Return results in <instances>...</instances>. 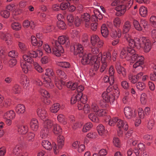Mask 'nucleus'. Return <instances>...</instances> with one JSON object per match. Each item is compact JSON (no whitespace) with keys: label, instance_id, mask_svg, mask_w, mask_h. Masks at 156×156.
<instances>
[{"label":"nucleus","instance_id":"f257e3e1","mask_svg":"<svg viewBox=\"0 0 156 156\" xmlns=\"http://www.w3.org/2000/svg\"><path fill=\"white\" fill-rule=\"evenodd\" d=\"M79 57H82L81 62L83 65L90 64L94 65L93 71H96L100 67V71L103 73L105 71L111 60V53L109 52L105 53L102 56L99 53L98 55H93L89 53L86 55L82 45L79 44Z\"/></svg>","mask_w":156,"mask_h":156},{"label":"nucleus","instance_id":"f03ea898","mask_svg":"<svg viewBox=\"0 0 156 156\" xmlns=\"http://www.w3.org/2000/svg\"><path fill=\"white\" fill-rule=\"evenodd\" d=\"M120 56L128 61L130 60L131 62H135L133 65L134 68L139 67L140 69H142L141 66L144 63V58L136 53L134 49L129 48H123L121 52Z\"/></svg>","mask_w":156,"mask_h":156},{"label":"nucleus","instance_id":"7ed1b4c3","mask_svg":"<svg viewBox=\"0 0 156 156\" xmlns=\"http://www.w3.org/2000/svg\"><path fill=\"white\" fill-rule=\"evenodd\" d=\"M52 51L56 56L59 57L64 52V49L61 45H64L68 47L70 44L69 37L66 36L62 35L58 37V41H54L52 42Z\"/></svg>","mask_w":156,"mask_h":156},{"label":"nucleus","instance_id":"20e7f679","mask_svg":"<svg viewBox=\"0 0 156 156\" xmlns=\"http://www.w3.org/2000/svg\"><path fill=\"white\" fill-rule=\"evenodd\" d=\"M119 89L116 86L113 87L112 85L109 86L106 91L102 94L103 99L106 102L113 104L115 100L119 95Z\"/></svg>","mask_w":156,"mask_h":156},{"label":"nucleus","instance_id":"39448f33","mask_svg":"<svg viewBox=\"0 0 156 156\" xmlns=\"http://www.w3.org/2000/svg\"><path fill=\"white\" fill-rule=\"evenodd\" d=\"M131 35L127 34L125 36V39L128 42V45L130 48L127 47V48H131L133 49L136 47L137 49H140L141 47L143 46V43L145 37H142L140 38H137L133 40L131 38Z\"/></svg>","mask_w":156,"mask_h":156},{"label":"nucleus","instance_id":"423d86ee","mask_svg":"<svg viewBox=\"0 0 156 156\" xmlns=\"http://www.w3.org/2000/svg\"><path fill=\"white\" fill-rule=\"evenodd\" d=\"M38 52L39 53V55L41 56L42 55V52L41 50H38L37 51L32 50L28 52L27 54L24 55L23 56V58L25 61L29 63L33 64L35 62L34 61L33 58L37 57Z\"/></svg>","mask_w":156,"mask_h":156},{"label":"nucleus","instance_id":"0eeeda50","mask_svg":"<svg viewBox=\"0 0 156 156\" xmlns=\"http://www.w3.org/2000/svg\"><path fill=\"white\" fill-rule=\"evenodd\" d=\"M54 125L53 122L49 119H47L44 122V127L41 132V136L42 138H45L48 136L49 129L52 126H53Z\"/></svg>","mask_w":156,"mask_h":156},{"label":"nucleus","instance_id":"6e6552de","mask_svg":"<svg viewBox=\"0 0 156 156\" xmlns=\"http://www.w3.org/2000/svg\"><path fill=\"white\" fill-rule=\"evenodd\" d=\"M90 21L91 18L90 15L87 13H84L81 14L80 18H79V24L84 23L86 27H89Z\"/></svg>","mask_w":156,"mask_h":156},{"label":"nucleus","instance_id":"1a4fd4ad","mask_svg":"<svg viewBox=\"0 0 156 156\" xmlns=\"http://www.w3.org/2000/svg\"><path fill=\"white\" fill-rule=\"evenodd\" d=\"M90 42L93 46L96 45L99 48L102 46L103 42L102 40L100 39L99 37L97 35L94 34L91 36Z\"/></svg>","mask_w":156,"mask_h":156},{"label":"nucleus","instance_id":"9d476101","mask_svg":"<svg viewBox=\"0 0 156 156\" xmlns=\"http://www.w3.org/2000/svg\"><path fill=\"white\" fill-rule=\"evenodd\" d=\"M124 112L125 115L127 119H130L135 117V113L133 109L130 107H125Z\"/></svg>","mask_w":156,"mask_h":156},{"label":"nucleus","instance_id":"9b49d317","mask_svg":"<svg viewBox=\"0 0 156 156\" xmlns=\"http://www.w3.org/2000/svg\"><path fill=\"white\" fill-rule=\"evenodd\" d=\"M91 109L92 111H93L96 115H98V116H101L105 115V112L102 109H100L98 108L97 104L94 102L91 106Z\"/></svg>","mask_w":156,"mask_h":156},{"label":"nucleus","instance_id":"f8f14e48","mask_svg":"<svg viewBox=\"0 0 156 156\" xmlns=\"http://www.w3.org/2000/svg\"><path fill=\"white\" fill-rule=\"evenodd\" d=\"M131 27L132 24L129 21L127 20L124 23L122 28V33L124 34H125L124 35L125 39V36L127 34H128L129 35H131L130 34L129 32L131 29Z\"/></svg>","mask_w":156,"mask_h":156},{"label":"nucleus","instance_id":"ddd939ff","mask_svg":"<svg viewBox=\"0 0 156 156\" xmlns=\"http://www.w3.org/2000/svg\"><path fill=\"white\" fill-rule=\"evenodd\" d=\"M115 68L118 74L123 77L125 76L126 74L125 69L124 67L121 66L120 63L119 62H116L115 65Z\"/></svg>","mask_w":156,"mask_h":156},{"label":"nucleus","instance_id":"4468645a","mask_svg":"<svg viewBox=\"0 0 156 156\" xmlns=\"http://www.w3.org/2000/svg\"><path fill=\"white\" fill-rule=\"evenodd\" d=\"M116 126L119 129H122L127 130L128 126L127 123L126 122L120 119H118L117 121Z\"/></svg>","mask_w":156,"mask_h":156},{"label":"nucleus","instance_id":"2eb2a0df","mask_svg":"<svg viewBox=\"0 0 156 156\" xmlns=\"http://www.w3.org/2000/svg\"><path fill=\"white\" fill-rule=\"evenodd\" d=\"M144 45V48L145 52H148L151 48V44L150 40L145 37V39L143 43Z\"/></svg>","mask_w":156,"mask_h":156},{"label":"nucleus","instance_id":"dca6fc26","mask_svg":"<svg viewBox=\"0 0 156 156\" xmlns=\"http://www.w3.org/2000/svg\"><path fill=\"white\" fill-rule=\"evenodd\" d=\"M37 113L38 116L42 120L44 119L47 117L46 111L44 108H38L37 110Z\"/></svg>","mask_w":156,"mask_h":156},{"label":"nucleus","instance_id":"f3484780","mask_svg":"<svg viewBox=\"0 0 156 156\" xmlns=\"http://www.w3.org/2000/svg\"><path fill=\"white\" fill-rule=\"evenodd\" d=\"M115 10L117 11L116 14L118 16L123 15L126 11L124 7V5L122 4L117 6L115 8Z\"/></svg>","mask_w":156,"mask_h":156},{"label":"nucleus","instance_id":"a211bd4d","mask_svg":"<svg viewBox=\"0 0 156 156\" xmlns=\"http://www.w3.org/2000/svg\"><path fill=\"white\" fill-rule=\"evenodd\" d=\"M93 12L94 15H92L91 17L93 21H96L97 19L101 20L102 19V15L99 10L95 9Z\"/></svg>","mask_w":156,"mask_h":156},{"label":"nucleus","instance_id":"6ab92c4d","mask_svg":"<svg viewBox=\"0 0 156 156\" xmlns=\"http://www.w3.org/2000/svg\"><path fill=\"white\" fill-rule=\"evenodd\" d=\"M42 78L44 80L43 82L45 87L50 89L53 87L54 85L51 81V80L48 79L47 77H45L44 76H42Z\"/></svg>","mask_w":156,"mask_h":156},{"label":"nucleus","instance_id":"aec40b11","mask_svg":"<svg viewBox=\"0 0 156 156\" xmlns=\"http://www.w3.org/2000/svg\"><path fill=\"white\" fill-rule=\"evenodd\" d=\"M31 42L33 46H37V47H41L43 44V42L41 40H38L34 36L31 37Z\"/></svg>","mask_w":156,"mask_h":156},{"label":"nucleus","instance_id":"412c9836","mask_svg":"<svg viewBox=\"0 0 156 156\" xmlns=\"http://www.w3.org/2000/svg\"><path fill=\"white\" fill-rule=\"evenodd\" d=\"M12 91L14 94H19L22 91V87L18 84H15L12 88Z\"/></svg>","mask_w":156,"mask_h":156},{"label":"nucleus","instance_id":"4be33fe9","mask_svg":"<svg viewBox=\"0 0 156 156\" xmlns=\"http://www.w3.org/2000/svg\"><path fill=\"white\" fill-rule=\"evenodd\" d=\"M16 116V114L13 110H11L7 112L4 115V119L9 118L10 119H14Z\"/></svg>","mask_w":156,"mask_h":156},{"label":"nucleus","instance_id":"5701e85b","mask_svg":"<svg viewBox=\"0 0 156 156\" xmlns=\"http://www.w3.org/2000/svg\"><path fill=\"white\" fill-rule=\"evenodd\" d=\"M46 70L45 75L48 76V78L51 80L54 79L55 78V75L52 69H47Z\"/></svg>","mask_w":156,"mask_h":156},{"label":"nucleus","instance_id":"b1692460","mask_svg":"<svg viewBox=\"0 0 156 156\" xmlns=\"http://www.w3.org/2000/svg\"><path fill=\"white\" fill-rule=\"evenodd\" d=\"M30 127L33 130L36 131L38 128V123L37 120L35 119H32L30 123Z\"/></svg>","mask_w":156,"mask_h":156},{"label":"nucleus","instance_id":"393cba45","mask_svg":"<svg viewBox=\"0 0 156 156\" xmlns=\"http://www.w3.org/2000/svg\"><path fill=\"white\" fill-rule=\"evenodd\" d=\"M18 132L19 133L22 134H25L28 131V128L25 125H18Z\"/></svg>","mask_w":156,"mask_h":156},{"label":"nucleus","instance_id":"a878e982","mask_svg":"<svg viewBox=\"0 0 156 156\" xmlns=\"http://www.w3.org/2000/svg\"><path fill=\"white\" fill-rule=\"evenodd\" d=\"M15 111L19 114H23L25 111V107L22 104L18 105L16 107Z\"/></svg>","mask_w":156,"mask_h":156},{"label":"nucleus","instance_id":"bb28decb","mask_svg":"<svg viewBox=\"0 0 156 156\" xmlns=\"http://www.w3.org/2000/svg\"><path fill=\"white\" fill-rule=\"evenodd\" d=\"M83 110L84 113L87 114L90 112V108L89 105L87 104L79 105V110Z\"/></svg>","mask_w":156,"mask_h":156},{"label":"nucleus","instance_id":"cd10ccee","mask_svg":"<svg viewBox=\"0 0 156 156\" xmlns=\"http://www.w3.org/2000/svg\"><path fill=\"white\" fill-rule=\"evenodd\" d=\"M122 34L121 30L119 29H118L117 30H113L112 31L110 34L111 37L113 38L116 37L120 38Z\"/></svg>","mask_w":156,"mask_h":156},{"label":"nucleus","instance_id":"c85d7f7f","mask_svg":"<svg viewBox=\"0 0 156 156\" xmlns=\"http://www.w3.org/2000/svg\"><path fill=\"white\" fill-rule=\"evenodd\" d=\"M56 73L58 76L61 79L65 80L67 78V76L64 71L60 69H57Z\"/></svg>","mask_w":156,"mask_h":156},{"label":"nucleus","instance_id":"c756f323","mask_svg":"<svg viewBox=\"0 0 156 156\" xmlns=\"http://www.w3.org/2000/svg\"><path fill=\"white\" fill-rule=\"evenodd\" d=\"M58 146L59 148L61 149L64 144V137L63 136H59L57 139Z\"/></svg>","mask_w":156,"mask_h":156},{"label":"nucleus","instance_id":"7c9ffc66","mask_svg":"<svg viewBox=\"0 0 156 156\" xmlns=\"http://www.w3.org/2000/svg\"><path fill=\"white\" fill-rule=\"evenodd\" d=\"M78 84L77 83H74L72 82H68L66 84V86L68 88L71 89L72 90H74L76 89V91H77V92H78Z\"/></svg>","mask_w":156,"mask_h":156},{"label":"nucleus","instance_id":"2f4dec72","mask_svg":"<svg viewBox=\"0 0 156 156\" xmlns=\"http://www.w3.org/2000/svg\"><path fill=\"white\" fill-rule=\"evenodd\" d=\"M118 119L117 118H111L110 116H108L107 119H106L105 121L106 122H108V124L111 126H114L115 123H117V121Z\"/></svg>","mask_w":156,"mask_h":156},{"label":"nucleus","instance_id":"473e14b6","mask_svg":"<svg viewBox=\"0 0 156 156\" xmlns=\"http://www.w3.org/2000/svg\"><path fill=\"white\" fill-rule=\"evenodd\" d=\"M53 132L55 135L61 134L62 132V129L60 126L55 124L54 125L53 129Z\"/></svg>","mask_w":156,"mask_h":156},{"label":"nucleus","instance_id":"72a5a7b5","mask_svg":"<svg viewBox=\"0 0 156 156\" xmlns=\"http://www.w3.org/2000/svg\"><path fill=\"white\" fill-rule=\"evenodd\" d=\"M87 96L83 95L82 93L80 92V93H79V105L80 104V102L82 103V105L85 104L87 100Z\"/></svg>","mask_w":156,"mask_h":156},{"label":"nucleus","instance_id":"f704fd0d","mask_svg":"<svg viewBox=\"0 0 156 156\" xmlns=\"http://www.w3.org/2000/svg\"><path fill=\"white\" fill-rule=\"evenodd\" d=\"M20 82L22 84L26 86L29 83V80L27 76L23 74L20 76Z\"/></svg>","mask_w":156,"mask_h":156},{"label":"nucleus","instance_id":"c9c22d12","mask_svg":"<svg viewBox=\"0 0 156 156\" xmlns=\"http://www.w3.org/2000/svg\"><path fill=\"white\" fill-rule=\"evenodd\" d=\"M103 80L105 82L109 83L110 86L112 85L114 82V77L113 76H105L104 77Z\"/></svg>","mask_w":156,"mask_h":156},{"label":"nucleus","instance_id":"e433bc0d","mask_svg":"<svg viewBox=\"0 0 156 156\" xmlns=\"http://www.w3.org/2000/svg\"><path fill=\"white\" fill-rule=\"evenodd\" d=\"M101 34L105 37H106L108 34V30L105 24H103L101 28Z\"/></svg>","mask_w":156,"mask_h":156},{"label":"nucleus","instance_id":"4c0bfd02","mask_svg":"<svg viewBox=\"0 0 156 156\" xmlns=\"http://www.w3.org/2000/svg\"><path fill=\"white\" fill-rule=\"evenodd\" d=\"M42 145L44 148L47 150H51L52 148L51 143L48 140H43L42 142Z\"/></svg>","mask_w":156,"mask_h":156},{"label":"nucleus","instance_id":"58836bf2","mask_svg":"<svg viewBox=\"0 0 156 156\" xmlns=\"http://www.w3.org/2000/svg\"><path fill=\"white\" fill-rule=\"evenodd\" d=\"M60 107V105L58 103L53 104L50 108V111L51 112L55 113L58 112Z\"/></svg>","mask_w":156,"mask_h":156},{"label":"nucleus","instance_id":"ea45409f","mask_svg":"<svg viewBox=\"0 0 156 156\" xmlns=\"http://www.w3.org/2000/svg\"><path fill=\"white\" fill-rule=\"evenodd\" d=\"M97 128L99 134L101 136L107 133V131L105 130L103 126L101 124L98 125Z\"/></svg>","mask_w":156,"mask_h":156},{"label":"nucleus","instance_id":"a19ab883","mask_svg":"<svg viewBox=\"0 0 156 156\" xmlns=\"http://www.w3.org/2000/svg\"><path fill=\"white\" fill-rule=\"evenodd\" d=\"M57 64L58 66L64 68H69L70 66V63L67 62H58Z\"/></svg>","mask_w":156,"mask_h":156},{"label":"nucleus","instance_id":"79ce46f5","mask_svg":"<svg viewBox=\"0 0 156 156\" xmlns=\"http://www.w3.org/2000/svg\"><path fill=\"white\" fill-rule=\"evenodd\" d=\"M133 25L135 29L137 30L141 31L142 30V27L141 24H140L139 22L136 20L134 19L133 21Z\"/></svg>","mask_w":156,"mask_h":156},{"label":"nucleus","instance_id":"37998d69","mask_svg":"<svg viewBox=\"0 0 156 156\" xmlns=\"http://www.w3.org/2000/svg\"><path fill=\"white\" fill-rule=\"evenodd\" d=\"M87 28L90 27V29L93 31H95L97 28V23L96 21H93L91 19V21L89 23V27Z\"/></svg>","mask_w":156,"mask_h":156},{"label":"nucleus","instance_id":"c03bdc74","mask_svg":"<svg viewBox=\"0 0 156 156\" xmlns=\"http://www.w3.org/2000/svg\"><path fill=\"white\" fill-rule=\"evenodd\" d=\"M78 43L77 42L73 44V45L71 47V51L73 52L75 55L78 54Z\"/></svg>","mask_w":156,"mask_h":156},{"label":"nucleus","instance_id":"a18cd8bd","mask_svg":"<svg viewBox=\"0 0 156 156\" xmlns=\"http://www.w3.org/2000/svg\"><path fill=\"white\" fill-rule=\"evenodd\" d=\"M92 126V124L91 122H87L84 125L82 131L83 132H87L91 129Z\"/></svg>","mask_w":156,"mask_h":156},{"label":"nucleus","instance_id":"49530a36","mask_svg":"<svg viewBox=\"0 0 156 156\" xmlns=\"http://www.w3.org/2000/svg\"><path fill=\"white\" fill-rule=\"evenodd\" d=\"M57 26L58 28L61 30H65L66 28V24L62 20L58 21L57 22Z\"/></svg>","mask_w":156,"mask_h":156},{"label":"nucleus","instance_id":"de8ad7c7","mask_svg":"<svg viewBox=\"0 0 156 156\" xmlns=\"http://www.w3.org/2000/svg\"><path fill=\"white\" fill-rule=\"evenodd\" d=\"M147 13V8L144 6L141 7L140 9V15L143 17H145Z\"/></svg>","mask_w":156,"mask_h":156},{"label":"nucleus","instance_id":"09e8293b","mask_svg":"<svg viewBox=\"0 0 156 156\" xmlns=\"http://www.w3.org/2000/svg\"><path fill=\"white\" fill-rule=\"evenodd\" d=\"M58 121L63 125L66 124L67 122L65 120L64 116L62 114H60L57 116Z\"/></svg>","mask_w":156,"mask_h":156},{"label":"nucleus","instance_id":"8fccbe9b","mask_svg":"<svg viewBox=\"0 0 156 156\" xmlns=\"http://www.w3.org/2000/svg\"><path fill=\"white\" fill-rule=\"evenodd\" d=\"M97 115L95 113H91L89 115L88 117L92 122H98L99 119Z\"/></svg>","mask_w":156,"mask_h":156},{"label":"nucleus","instance_id":"3c124183","mask_svg":"<svg viewBox=\"0 0 156 156\" xmlns=\"http://www.w3.org/2000/svg\"><path fill=\"white\" fill-rule=\"evenodd\" d=\"M137 89L140 91L143 90L145 88V85L144 83L141 82H138L136 84Z\"/></svg>","mask_w":156,"mask_h":156},{"label":"nucleus","instance_id":"603ef678","mask_svg":"<svg viewBox=\"0 0 156 156\" xmlns=\"http://www.w3.org/2000/svg\"><path fill=\"white\" fill-rule=\"evenodd\" d=\"M21 25L18 23H13L11 24L12 28L16 31L20 30L21 28Z\"/></svg>","mask_w":156,"mask_h":156},{"label":"nucleus","instance_id":"864d4df0","mask_svg":"<svg viewBox=\"0 0 156 156\" xmlns=\"http://www.w3.org/2000/svg\"><path fill=\"white\" fill-rule=\"evenodd\" d=\"M34 136L35 135L33 133L31 132L28 133H27L26 136L27 140L29 142H32L34 140Z\"/></svg>","mask_w":156,"mask_h":156},{"label":"nucleus","instance_id":"5fc2aeb1","mask_svg":"<svg viewBox=\"0 0 156 156\" xmlns=\"http://www.w3.org/2000/svg\"><path fill=\"white\" fill-rule=\"evenodd\" d=\"M20 66L22 68L23 71L24 73H27L28 72L29 69L28 66L26 64V62H21Z\"/></svg>","mask_w":156,"mask_h":156},{"label":"nucleus","instance_id":"6e6d98bb","mask_svg":"<svg viewBox=\"0 0 156 156\" xmlns=\"http://www.w3.org/2000/svg\"><path fill=\"white\" fill-rule=\"evenodd\" d=\"M152 66L153 69L154 70V73L151 74L150 78L151 80L155 81L156 80V65L154 64Z\"/></svg>","mask_w":156,"mask_h":156},{"label":"nucleus","instance_id":"4d7b16f0","mask_svg":"<svg viewBox=\"0 0 156 156\" xmlns=\"http://www.w3.org/2000/svg\"><path fill=\"white\" fill-rule=\"evenodd\" d=\"M21 148L20 145H17L13 149V153L16 155H18L20 154Z\"/></svg>","mask_w":156,"mask_h":156},{"label":"nucleus","instance_id":"13d9d810","mask_svg":"<svg viewBox=\"0 0 156 156\" xmlns=\"http://www.w3.org/2000/svg\"><path fill=\"white\" fill-rule=\"evenodd\" d=\"M40 92L41 95L46 98H49L50 97V94L48 91L44 89H41L40 90Z\"/></svg>","mask_w":156,"mask_h":156},{"label":"nucleus","instance_id":"bf43d9fd","mask_svg":"<svg viewBox=\"0 0 156 156\" xmlns=\"http://www.w3.org/2000/svg\"><path fill=\"white\" fill-rule=\"evenodd\" d=\"M129 93L128 91H126L124 94L123 98V102L124 104H126L129 101Z\"/></svg>","mask_w":156,"mask_h":156},{"label":"nucleus","instance_id":"052dcab7","mask_svg":"<svg viewBox=\"0 0 156 156\" xmlns=\"http://www.w3.org/2000/svg\"><path fill=\"white\" fill-rule=\"evenodd\" d=\"M150 23L152 26L156 27V16L152 15L150 19Z\"/></svg>","mask_w":156,"mask_h":156},{"label":"nucleus","instance_id":"680f3d73","mask_svg":"<svg viewBox=\"0 0 156 156\" xmlns=\"http://www.w3.org/2000/svg\"><path fill=\"white\" fill-rule=\"evenodd\" d=\"M1 37H3V39L5 41H7L9 39H12V37L11 34L9 33L4 34L2 33L1 34Z\"/></svg>","mask_w":156,"mask_h":156},{"label":"nucleus","instance_id":"e2e57ef3","mask_svg":"<svg viewBox=\"0 0 156 156\" xmlns=\"http://www.w3.org/2000/svg\"><path fill=\"white\" fill-rule=\"evenodd\" d=\"M1 16L5 18H8L10 16V12L7 10H3L0 12Z\"/></svg>","mask_w":156,"mask_h":156},{"label":"nucleus","instance_id":"0e129e2a","mask_svg":"<svg viewBox=\"0 0 156 156\" xmlns=\"http://www.w3.org/2000/svg\"><path fill=\"white\" fill-rule=\"evenodd\" d=\"M33 65L35 69L39 73H41L43 71V69L37 62H35L33 63Z\"/></svg>","mask_w":156,"mask_h":156},{"label":"nucleus","instance_id":"69168bd1","mask_svg":"<svg viewBox=\"0 0 156 156\" xmlns=\"http://www.w3.org/2000/svg\"><path fill=\"white\" fill-rule=\"evenodd\" d=\"M147 96L145 93L142 94L141 95L140 101L143 104H145L147 101Z\"/></svg>","mask_w":156,"mask_h":156},{"label":"nucleus","instance_id":"338daca9","mask_svg":"<svg viewBox=\"0 0 156 156\" xmlns=\"http://www.w3.org/2000/svg\"><path fill=\"white\" fill-rule=\"evenodd\" d=\"M154 124V120L150 119L149 120L147 124V128L149 130H151L152 129Z\"/></svg>","mask_w":156,"mask_h":156},{"label":"nucleus","instance_id":"774afa93","mask_svg":"<svg viewBox=\"0 0 156 156\" xmlns=\"http://www.w3.org/2000/svg\"><path fill=\"white\" fill-rule=\"evenodd\" d=\"M133 3V0H130L127 2L124 5V7L126 10L129 9L132 5Z\"/></svg>","mask_w":156,"mask_h":156}]
</instances>
